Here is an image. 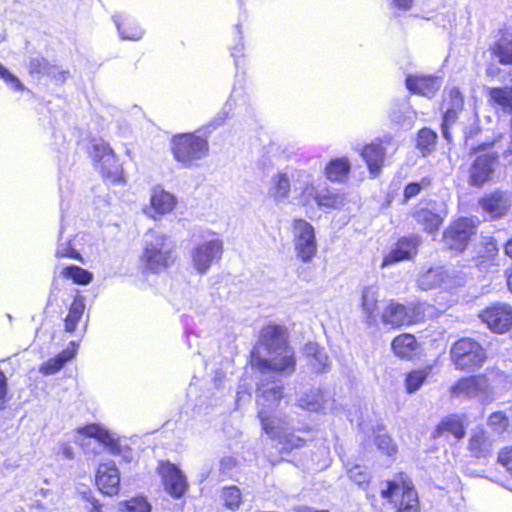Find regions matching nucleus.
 Wrapping results in <instances>:
<instances>
[{
  "instance_id": "obj_1",
  "label": "nucleus",
  "mask_w": 512,
  "mask_h": 512,
  "mask_svg": "<svg viewBox=\"0 0 512 512\" xmlns=\"http://www.w3.org/2000/svg\"><path fill=\"white\" fill-rule=\"evenodd\" d=\"M252 364L264 375L270 371L291 374L295 370L294 352L286 344L285 331L276 325L262 329L258 346L252 355Z\"/></svg>"
},
{
  "instance_id": "obj_47",
  "label": "nucleus",
  "mask_w": 512,
  "mask_h": 512,
  "mask_svg": "<svg viewBox=\"0 0 512 512\" xmlns=\"http://www.w3.org/2000/svg\"><path fill=\"white\" fill-rule=\"evenodd\" d=\"M349 477L352 481H354L358 485H363L368 483L369 474L364 467L356 465L349 470Z\"/></svg>"
},
{
  "instance_id": "obj_50",
  "label": "nucleus",
  "mask_w": 512,
  "mask_h": 512,
  "mask_svg": "<svg viewBox=\"0 0 512 512\" xmlns=\"http://www.w3.org/2000/svg\"><path fill=\"white\" fill-rule=\"evenodd\" d=\"M375 442H376L378 449L383 451L387 455H392L396 452V448H395L394 444L392 443L391 438L387 435L377 436Z\"/></svg>"
},
{
  "instance_id": "obj_24",
  "label": "nucleus",
  "mask_w": 512,
  "mask_h": 512,
  "mask_svg": "<svg viewBox=\"0 0 512 512\" xmlns=\"http://www.w3.org/2000/svg\"><path fill=\"white\" fill-rule=\"evenodd\" d=\"M297 182L302 184L301 191L297 197L298 202L304 207H311L313 202L318 206L320 193L312 183L311 177L305 172L297 173Z\"/></svg>"
},
{
  "instance_id": "obj_18",
  "label": "nucleus",
  "mask_w": 512,
  "mask_h": 512,
  "mask_svg": "<svg viewBox=\"0 0 512 512\" xmlns=\"http://www.w3.org/2000/svg\"><path fill=\"white\" fill-rule=\"evenodd\" d=\"M165 490L173 497L180 498L187 489V482L182 472L173 464L162 463L159 467Z\"/></svg>"
},
{
  "instance_id": "obj_9",
  "label": "nucleus",
  "mask_w": 512,
  "mask_h": 512,
  "mask_svg": "<svg viewBox=\"0 0 512 512\" xmlns=\"http://www.w3.org/2000/svg\"><path fill=\"white\" fill-rule=\"evenodd\" d=\"M292 233L296 255L309 263L317 252L314 227L304 219H294Z\"/></svg>"
},
{
  "instance_id": "obj_20",
  "label": "nucleus",
  "mask_w": 512,
  "mask_h": 512,
  "mask_svg": "<svg viewBox=\"0 0 512 512\" xmlns=\"http://www.w3.org/2000/svg\"><path fill=\"white\" fill-rule=\"evenodd\" d=\"M418 245L419 239L417 237L400 239L395 247L384 257L382 266L393 265L400 261L411 259L417 253Z\"/></svg>"
},
{
  "instance_id": "obj_33",
  "label": "nucleus",
  "mask_w": 512,
  "mask_h": 512,
  "mask_svg": "<svg viewBox=\"0 0 512 512\" xmlns=\"http://www.w3.org/2000/svg\"><path fill=\"white\" fill-rule=\"evenodd\" d=\"M347 203L346 195L343 193L325 190L320 193L318 207L325 209H341Z\"/></svg>"
},
{
  "instance_id": "obj_17",
  "label": "nucleus",
  "mask_w": 512,
  "mask_h": 512,
  "mask_svg": "<svg viewBox=\"0 0 512 512\" xmlns=\"http://www.w3.org/2000/svg\"><path fill=\"white\" fill-rule=\"evenodd\" d=\"M478 205L491 219H497L507 213L510 207V198L507 192L495 190L481 197L478 200Z\"/></svg>"
},
{
  "instance_id": "obj_57",
  "label": "nucleus",
  "mask_w": 512,
  "mask_h": 512,
  "mask_svg": "<svg viewBox=\"0 0 512 512\" xmlns=\"http://www.w3.org/2000/svg\"><path fill=\"white\" fill-rule=\"evenodd\" d=\"M294 512H328L327 510H314L310 507H305V506H301V507H296L293 509Z\"/></svg>"
},
{
  "instance_id": "obj_36",
  "label": "nucleus",
  "mask_w": 512,
  "mask_h": 512,
  "mask_svg": "<svg viewBox=\"0 0 512 512\" xmlns=\"http://www.w3.org/2000/svg\"><path fill=\"white\" fill-rule=\"evenodd\" d=\"M79 433H82L88 437H93L98 439L101 443H103L106 446H109L111 449L114 448L115 445V439L114 437L104 428L92 424L88 425L86 427H83L78 430Z\"/></svg>"
},
{
  "instance_id": "obj_28",
  "label": "nucleus",
  "mask_w": 512,
  "mask_h": 512,
  "mask_svg": "<svg viewBox=\"0 0 512 512\" xmlns=\"http://www.w3.org/2000/svg\"><path fill=\"white\" fill-rule=\"evenodd\" d=\"M466 417L464 415H450L443 419L437 426L438 435L452 434L456 439H462L465 435Z\"/></svg>"
},
{
  "instance_id": "obj_42",
  "label": "nucleus",
  "mask_w": 512,
  "mask_h": 512,
  "mask_svg": "<svg viewBox=\"0 0 512 512\" xmlns=\"http://www.w3.org/2000/svg\"><path fill=\"white\" fill-rule=\"evenodd\" d=\"M62 274L64 277L71 278L74 282L82 285L88 284L92 280V274L78 266L66 267Z\"/></svg>"
},
{
  "instance_id": "obj_31",
  "label": "nucleus",
  "mask_w": 512,
  "mask_h": 512,
  "mask_svg": "<svg viewBox=\"0 0 512 512\" xmlns=\"http://www.w3.org/2000/svg\"><path fill=\"white\" fill-rule=\"evenodd\" d=\"M85 311V301L83 297H76L69 307L65 318V331L73 333L76 330L78 322L81 320Z\"/></svg>"
},
{
  "instance_id": "obj_40",
  "label": "nucleus",
  "mask_w": 512,
  "mask_h": 512,
  "mask_svg": "<svg viewBox=\"0 0 512 512\" xmlns=\"http://www.w3.org/2000/svg\"><path fill=\"white\" fill-rule=\"evenodd\" d=\"M501 64H512V39L502 38L492 48Z\"/></svg>"
},
{
  "instance_id": "obj_60",
  "label": "nucleus",
  "mask_w": 512,
  "mask_h": 512,
  "mask_svg": "<svg viewBox=\"0 0 512 512\" xmlns=\"http://www.w3.org/2000/svg\"><path fill=\"white\" fill-rule=\"evenodd\" d=\"M505 253L512 259V238L505 245Z\"/></svg>"
},
{
  "instance_id": "obj_63",
  "label": "nucleus",
  "mask_w": 512,
  "mask_h": 512,
  "mask_svg": "<svg viewBox=\"0 0 512 512\" xmlns=\"http://www.w3.org/2000/svg\"><path fill=\"white\" fill-rule=\"evenodd\" d=\"M483 149V146H479L475 151L480 152Z\"/></svg>"
},
{
  "instance_id": "obj_39",
  "label": "nucleus",
  "mask_w": 512,
  "mask_h": 512,
  "mask_svg": "<svg viewBox=\"0 0 512 512\" xmlns=\"http://www.w3.org/2000/svg\"><path fill=\"white\" fill-rule=\"evenodd\" d=\"M430 371V368H424L410 372L405 380L406 391L410 394L418 391L427 379Z\"/></svg>"
},
{
  "instance_id": "obj_29",
  "label": "nucleus",
  "mask_w": 512,
  "mask_h": 512,
  "mask_svg": "<svg viewBox=\"0 0 512 512\" xmlns=\"http://www.w3.org/2000/svg\"><path fill=\"white\" fill-rule=\"evenodd\" d=\"M417 348L416 339L411 334H402L392 341V350L400 358L411 357Z\"/></svg>"
},
{
  "instance_id": "obj_5",
  "label": "nucleus",
  "mask_w": 512,
  "mask_h": 512,
  "mask_svg": "<svg viewBox=\"0 0 512 512\" xmlns=\"http://www.w3.org/2000/svg\"><path fill=\"white\" fill-rule=\"evenodd\" d=\"M223 241L213 232L207 233L190 250V264L196 273L206 274L211 265L221 259Z\"/></svg>"
},
{
  "instance_id": "obj_41",
  "label": "nucleus",
  "mask_w": 512,
  "mask_h": 512,
  "mask_svg": "<svg viewBox=\"0 0 512 512\" xmlns=\"http://www.w3.org/2000/svg\"><path fill=\"white\" fill-rule=\"evenodd\" d=\"M498 254V248L496 244L490 239L483 244V247L478 251L476 257L477 266H485L494 261Z\"/></svg>"
},
{
  "instance_id": "obj_51",
  "label": "nucleus",
  "mask_w": 512,
  "mask_h": 512,
  "mask_svg": "<svg viewBox=\"0 0 512 512\" xmlns=\"http://www.w3.org/2000/svg\"><path fill=\"white\" fill-rule=\"evenodd\" d=\"M56 257L58 258H74L79 259L80 255L71 247L70 242L60 243L56 250Z\"/></svg>"
},
{
  "instance_id": "obj_11",
  "label": "nucleus",
  "mask_w": 512,
  "mask_h": 512,
  "mask_svg": "<svg viewBox=\"0 0 512 512\" xmlns=\"http://www.w3.org/2000/svg\"><path fill=\"white\" fill-rule=\"evenodd\" d=\"M91 155L95 162L96 168L103 177L111 182L121 180V167L116 159L112 149L103 141H95L92 144Z\"/></svg>"
},
{
  "instance_id": "obj_38",
  "label": "nucleus",
  "mask_w": 512,
  "mask_h": 512,
  "mask_svg": "<svg viewBox=\"0 0 512 512\" xmlns=\"http://www.w3.org/2000/svg\"><path fill=\"white\" fill-rule=\"evenodd\" d=\"M298 405L309 411H317L323 405V396L318 389H312L304 393L298 399Z\"/></svg>"
},
{
  "instance_id": "obj_58",
  "label": "nucleus",
  "mask_w": 512,
  "mask_h": 512,
  "mask_svg": "<svg viewBox=\"0 0 512 512\" xmlns=\"http://www.w3.org/2000/svg\"><path fill=\"white\" fill-rule=\"evenodd\" d=\"M399 8L407 9L411 6L412 0H394Z\"/></svg>"
},
{
  "instance_id": "obj_37",
  "label": "nucleus",
  "mask_w": 512,
  "mask_h": 512,
  "mask_svg": "<svg viewBox=\"0 0 512 512\" xmlns=\"http://www.w3.org/2000/svg\"><path fill=\"white\" fill-rule=\"evenodd\" d=\"M491 443L481 429L475 430L469 440V450L476 456L485 455L490 449Z\"/></svg>"
},
{
  "instance_id": "obj_53",
  "label": "nucleus",
  "mask_w": 512,
  "mask_h": 512,
  "mask_svg": "<svg viewBox=\"0 0 512 512\" xmlns=\"http://www.w3.org/2000/svg\"><path fill=\"white\" fill-rule=\"evenodd\" d=\"M58 454H61L64 458L72 460L74 458V451L68 442H60L58 444Z\"/></svg>"
},
{
  "instance_id": "obj_4",
  "label": "nucleus",
  "mask_w": 512,
  "mask_h": 512,
  "mask_svg": "<svg viewBox=\"0 0 512 512\" xmlns=\"http://www.w3.org/2000/svg\"><path fill=\"white\" fill-rule=\"evenodd\" d=\"M450 358L457 370L474 372L486 363L488 356L486 349L478 341L464 337L452 345Z\"/></svg>"
},
{
  "instance_id": "obj_16",
  "label": "nucleus",
  "mask_w": 512,
  "mask_h": 512,
  "mask_svg": "<svg viewBox=\"0 0 512 512\" xmlns=\"http://www.w3.org/2000/svg\"><path fill=\"white\" fill-rule=\"evenodd\" d=\"M299 171H279L271 176L268 188L269 197L276 203L285 202L291 192L292 181L297 182Z\"/></svg>"
},
{
  "instance_id": "obj_10",
  "label": "nucleus",
  "mask_w": 512,
  "mask_h": 512,
  "mask_svg": "<svg viewBox=\"0 0 512 512\" xmlns=\"http://www.w3.org/2000/svg\"><path fill=\"white\" fill-rule=\"evenodd\" d=\"M477 221L463 217L454 221L444 232L445 244L455 251L462 252L468 245V242L476 234Z\"/></svg>"
},
{
  "instance_id": "obj_62",
  "label": "nucleus",
  "mask_w": 512,
  "mask_h": 512,
  "mask_svg": "<svg viewBox=\"0 0 512 512\" xmlns=\"http://www.w3.org/2000/svg\"><path fill=\"white\" fill-rule=\"evenodd\" d=\"M507 284L509 289L512 291V272L508 275Z\"/></svg>"
},
{
  "instance_id": "obj_30",
  "label": "nucleus",
  "mask_w": 512,
  "mask_h": 512,
  "mask_svg": "<svg viewBox=\"0 0 512 512\" xmlns=\"http://www.w3.org/2000/svg\"><path fill=\"white\" fill-rule=\"evenodd\" d=\"M446 277L442 268H431L419 275L417 283L422 290L435 289L441 286Z\"/></svg>"
},
{
  "instance_id": "obj_34",
  "label": "nucleus",
  "mask_w": 512,
  "mask_h": 512,
  "mask_svg": "<svg viewBox=\"0 0 512 512\" xmlns=\"http://www.w3.org/2000/svg\"><path fill=\"white\" fill-rule=\"evenodd\" d=\"M114 22L117 25L118 31L123 39L139 40L143 31L137 25H134L129 19H121L120 16H114Z\"/></svg>"
},
{
  "instance_id": "obj_2",
  "label": "nucleus",
  "mask_w": 512,
  "mask_h": 512,
  "mask_svg": "<svg viewBox=\"0 0 512 512\" xmlns=\"http://www.w3.org/2000/svg\"><path fill=\"white\" fill-rule=\"evenodd\" d=\"M261 379L257 390L258 417L263 431L282 448L290 451L304 445V440L290 431L288 423L281 418L272 417L271 412L283 396V388L275 382L265 383Z\"/></svg>"
},
{
  "instance_id": "obj_59",
  "label": "nucleus",
  "mask_w": 512,
  "mask_h": 512,
  "mask_svg": "<svg viewBox=\"0 0 512 512\" xmlns=\"http://www.w3.org/2000/svg\"><path fill=\"white\" fill-rule=\"evenodd\" d=\"M92 505V508H91V512H101L100 511V504L98 503V501L94 498H92L91 500L88 499Z\"/></svg>"
},
{
  "instance_id": "obj_55",
  "label": "nucleus",
  "mask_w": 512,
  "mask_h": 512,
  "mask_svg": "<svg viewBox=\"0 0 512 512\" xmlns=\"http://www.w3.org/2000/svg\"><path fill=\"white\" fill-rule=\"evenodd\" d=\"M47 74L51 75L57 80L63 81L65 79V72L60 71L56 66H51L47 69Z\"/></svg>"
},
{
  "instance_id": "obj_54",
  "label": "nucleus",
  "mask_w": 512,
  "mask_h": 512,
  "mask_svg": "<svg viewBox=\"0 0 512 512\" xmlns=\"http://www.w3.org/2000/svg\"><path fill=\"white\" fill-rule=\"evenodd\" d=\"M391 120L399 125H402V126H410L412 121L411 119H407L405 117H403L402 115V112L401 111H394L391 115Z\"/></svg>"
},
{
  "instance_id": "obj_15",
  "label": "nucleus",
  "mask_w": 512,
  "mask_h": 512,
  "mask_svg": "<svg viewBox=\"0 0 512 512\" xmlns=\"http://www.w3.org/2000/svg\"><path fill=\"white\" fill-rule=\"evenodd\" d=\"M176 204L177 199L173 194L160 187H155L151 190L149 204L145 206L143 211L148 217L158 220L162 216L171 213Z\"/></svg>"
},
{
  "instance_id": "obj_44",
  "label": "nucleus",
  "mask_w": 512,
  "mask_h": 512,
  "mask_svg": "<svg viewBox=\"0 0 512 512\" xmlns=\"http://www.w3.org/2000/svg\"><path fill=\"white\" fill-rule=\"evenodd\" d=\"M436 138L437 136L432 130L427 128L420 130L417 138L418 149L423 153L430 152L434 148Z\"/></svg>"
},
{
  "instance_id": "obj_35",
  "label": "nucleus",
  "mask_w": 512,
  "mask_h": 512,
  "mask_svg": "<svg viewBox=\"0 0 512 512\" xmlns=\"http://www.w3.org/2000/svg\"><path fill=\"white\" fill-rule=\"evenodd\" d=\"M75 355V351L64 350L56 357L48 360L40 367V372L44 375H51L58 372L64 364L71 360Z\"/></svg>"
},
{
  "instance_id": "obj_13",
  "label": "nucleus",
  "mask_w": 512,
  "mask_h": 512,
  "mask_svg": "<svg viewBox=\"0 0 512 512\" xmlns=\"http://www.w3.org/2000/svg\"><path fill=\"white\" fill-rule=\"evenodd\" d=\"M497 154L494 152L480 153L469 168L468 183L473 187H482L491 181L495 172Z\"/></svg>"
},
{
  "instance_id": "obj_52",
  "label": "nucleus",
  "mask_w": 512,
  "mask_h": 512,
  "mask_svg": "<svg viewBox=\"0 0 512 512\" xmlns=\"http://www.w3.org/2000/svg\"><path fill=\"white\" fill-rule=\"evenodd\" d=\"M0 77L6 82L12 84V88L15 90H22L23 86L21 82L11 74L1 63H0Z\"/></svg>"
},
{
  "instance_id": "obj_22",
  "label": "nucleus",
  "mask_w": 512,
  "mask_h": 512,
  "mask_svg": "<svg viewBox=\"0 0 512 512\" xmlns=\"http://www.w3.org/2000/svg\"><path fill=\"white\" fill-rule=\"evenodd\" d=\"M449 98L450 105L446 107L442 123V133L448 141L451 139L448 129L455 123L458 118V113L462 111L463 108V98L458 89H452L449 93Z\"/></svg>"
},
{
  "instance_id": "obj_7",
  "label": "nucleus",
  "mask_w": 512,
  "mask_h": 512,
  "mask_svg": "<svg viewBox=\"0 0 512 512\" xmlns=\"http://www.w3.org/2000/svg\"><path fill=\"white\" fill-rule=\"evenodd\" d=\"M172 152L175 159L186 167L208 155L207 139L193 133L179 134L172 138Z\"/></svg>"
},
{
  "instance_id": "obj_19",
  "label": "nucleus",
  "mask_w": 512,
  "mask_h": 512,
  "mask_svg": "<svg viewBox=\"0 0 512 512\" xmlns=\"http://www.w3.org/2000/svg\"><path fill=\"white\" fill-rule=\"evenodd\" d=\"M96 484L106 495L113 496L119 492L120 475L113 462L99 465L96 474Z\"/></svg>"
},
{
  "instance_id": "obj_21",
  "label": "nucleus",
  "mask_w": 512,
  "mask_h": 512,
  "mask_svg": "<svg viewBox=\"0 0 512 512\" xmlns=\"http://www.w3.org/2000/svg\"><path fill=\"white\" fill-rule=\"evenodd\" d=\"M406 86L413 93L432 97L440 89L441 80L432 76H408Z\"/></svg>"
},
{
  "instance_id": "obj_25",
  "label": "nucleus",
  "mask_w": 512,
  "mask_h": 512,
  "mask_svg": "<svg viewBox=\"0 0 512 512\" xmlns=\"http://www.w3.org/2000/svg\"><path fill=\"white\" fill-rule=\"evenodd\" d=\"M362 157L365 159L371 175L376 177L384 162V148L380 144H369L363 149Z\"/></svg>"
},
{
  "instance_id": "obj_32",
  "label": "nucleus",
  "mask_w": 512,
  "mask_h": 512,
  "mask_svg": "<svg viewBox=\"0 0 512 512\" xmlns=\"http://www.w3.org/2000/svg\"><path fill=\"white\" fill-rule=\"evenodd\" d=\"M350 167L347 158L331 160L326 166V176L330 181L340 182L348 176Z\"/></svg>"
},
{
  "instance_id": "obj_45",
  "label": "nucleus",
  "mask_w": 512,
  "mask_h": 512,
  "mask_svg": "<svg viewBox=\"0 0 512 512\" xmlns=\"http://www.w3.org/2000/svg\"><path fill=\"white\" fill-rule=\"evenodd\" d=\"M488 426L496 433L502 434L509 426L508 417L502 412H493L488 418Z\"/></svg>"
},
{
  "instance_id": "obj_43",
  "label": "nucleus",
  "mask_w": 512,
  "mask_h": 512,
  "mask_svg": "<svg viewBox=\"0 0 512 512\" xmlns=\"http://www.w3.org/2000/svg\"><path fill=\"white\" fill-rule=\"evenodd\" d=\"M222 498L224 505L231 510L237 509L242 501L240 489L236 486L225 488L222 493Z\"/></svg>"
},
{
  "instance_id": "obj_12",
  "label": "nucleus",
  "mask_w": 512,
  "mask_h": 512,
  "mask_svg": "<svg viewBox=\"0 0 512 512\" xmlns=\"http://www.w3.org/2000/svg\"><path fill=\"white\" fill-rule=\"evenodd\" d=\"M420 307L414 304L404 306L391 301L382 312V322L392 328L416 323L420 319Z\"/></svg>"
},
{
  "instance_id": "obj_26",
  "label": "nucleus",
  "mask_w": 512,
  "mask_h": 512,
  "mask_svg": "<svg viewBox=\"0 0 512 512\" xmlns=\"http://www.w3.org/2000/svg\"><path fill=\"white\" fill-rule=\"evenodd\" d=\"M303 353L315 372H323L328 366L329 358L324 349L317 343L310 342L306 344L303 348Z\"/></svg>"
},
{
  "instance_id": "obj_56",
  "label": "nucleus",
  "mask_w": 512,
  "mask_h": 512,
  "mask_svg": "<svg viewBox=\"0 0 512 512\" xmlns=\"http://www.w3.org/2000/svg\"><path fill=\"white\" fill-rule=\"evenodd\" d=\"M6 392H7V382H6V377L5 375L2 373V371H0V400L3 399L6 395Z\"/></svg>"
},
{
  "instance_id": "obj_64",
  "label": "nucleus",
  "mask_w": 512,
  "mask_h": 512,
  "mask_svg": "<svg viewBox=\"0 0 512 512\" xmlns=\"http://www.w3.org/2000/svg\"><path fill=\"white\" fill-rule=\"evenodd\" d=\"M237 395H238L237 401H239V400H240V398H241V392H240V391H239V392H237Z\"/></svg>"
},
{
  "instance_id": "obj_8",
  "label": "nucleus",
  "mask_w": 512,
  "mask_h": 512,
  "mask_svg": "<svg viewBox=\"0 0 512 512\" xmlns=\"http://www.w3.org/2000/svg\"><path fill=\"white\" fill-rule=\"evenodd\" d=\"M449 393L452 398L476 399L482 404H489L494 400L493 388L484 374L459 379L450 387Z\"/></svg>"
},
{
  "instance_id": "obj_46",
  "label": "nucleus",
  "mask_w": 512,
  "mask_h": 512,
  "mask_svg": "<svg viewBox=\"0 0 512 512\" xmlns=\"http://www.w3.org/2000/svg\"><path fill=\"white\" fill-rule=\"evenodd\" d=\"M127 512H150V504L143 498H134L124 503Z\"/></svg>"
},
{
  "instance_id": "obj_14",
  "label": "nucleus",
  "mask_w": 512,
  "mask_h": 512,
  "mask_svg": "<svg viewBox=\"0 0 512 512\" xmlns=\"http://www.w3.org/2000/svg\"><path fill=\"white\" fill-rule=\"evenodd\" d=\"M481 320L496 333H504L512 327V307L498 303L486 308L480 314Z\"/></svg>"
},
{
  "instance_id": "obj_49",
  "label": "nucleus",
  "mask_w": 512,
  "mask_h": 512,
  "mask_svg": "<svg viewBox=\"0 0 512 512\" xmlns=\"http://www.w3.org/2000/svg\"><path fill=\"white\" fill-rule=\"evenodd\" d=\"M428 184L429 181H427L426 179H422L420 183L413 182L408 184L404 189V200L408 201L409 199L417 196L420 193L421 189L427 187Z\"/></svg>"
},
{
  "instance_id": "obj_61",
  "label": "nucleus",
  "mask_w": 512,
  "mask_h": 512,
  "mask_svg": "<svg viewBox=\"0 0 512 512\" xmlns=\"http://www.w3.org/2000/svg\"><path fill=\"white\" fill-rule=\"evenodd\" d=\"M512 155V138H511V141H510V144L509 146L507 147V149L503 152V156L506 158V157H509Z\"/></svg>"
},
{
  "instance_id": "obj_27",
  "label": "nucleus",
  "mask_w": 512,
  "mask_h": 512,
  "mask_svg": "<svg viewBox=\"0 0 512 512\" xmlns=\"http://www.w3.org/2000/svg\"><path fill=\"white\" fill-rule=\"evenodd\" d=\"M413 218L429 233L436 232L443 222V217L440 214L426 207L417 208L413 213Z\"/></svg>"
},
{
  "instance_id": "obj_48",
  "label": "nucleus",
  "mask_w": 512,
  "mask_h": 512,
  "mask_svg": "<svg viewBox=\"0 0 512 512\" xmlns=\"http://www.w3.org/2000/svg\"><path fill=\"white\" fill-rule=\"evenodd\" d=\"M498 463L506 468L512 480V447H506L499 452Z\"/></svg>"
},
{
  "instance_id": "obj_23",
  "label": "nucleus",
  "mask_w": 512,
  "mask_h": 512,
  "mask_svg": "<svg viewBox=\"0 0 512 512\" xmlns=\"http://www.w3.org/2000/svg\"><path fill=\"white\" fill-rule=\"evenodd\" d=\"M379 289L376 286H366L361 293V309L364 320L368 324L376 322V312L378 309Z\"/></svg>"
},
{
  "instance_id": "obj_6",
  "label": "nucleus",
  "mask_w": 512,
  "mask_h": 512,
  "mask_svg": "<svg viewBox=\"0 0 512 512\" xmlns=\"http://www.w3.org/2000/svg\"><path fill=\"white\" fill-rule=\"evenodd\" d=\"M381 496L394 504L397 512H420L419 500L410 480L403 474L388 481Z\"/></svg>"
},
{
  "instance_id": "obj_3",
  "label": "nucleus",
  "mask_w": 512,
  "mask_h": 512,
  "mask_svg": "<svg viewBox=\"0 0 512 512\" xmlns=\"http://www.w3.org/2000/svg\"><path fill=\"white\" fill-rule=\"evenodd\" d=\"M176 259L173 241L162 232L150 230L145 235L141 260L153 273L168 269Z\"/></svg>"
}]
</instances>
